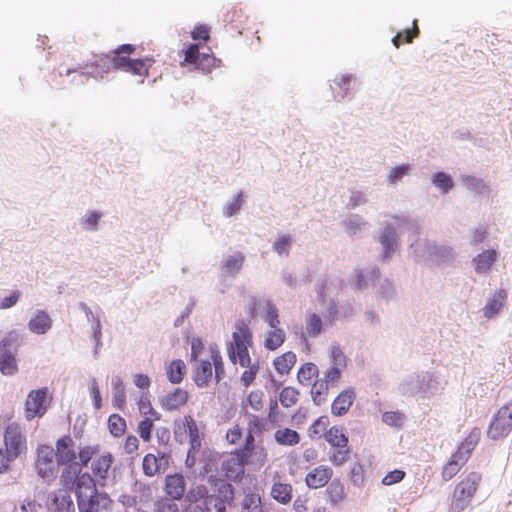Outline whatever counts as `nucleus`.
<instances>
[{
    "mask_svg": "<svg viewBox=\"0 0 512 512\" xmlns=\"http://www.w3.org/2000/svg\"><path fill=\"white\" fill-rule=\"evenodd\" d=\"M253 344V334L249 323L244 320H238L235 323V330L232 333V341L227 347L229 359L234 363H239L242 367H250L251 358L248 347Z\"/></svg>",
    "mask_w": 512,
    "mask_h": 512,
    "instance_id": "1",
    "label": "nucleus"
},
{
    "mask_svg": "<svg viewBox=\"0 0 512 512\" xmlns=\"http://www.w3.org/2000/svg\"><path fill=\"white\" fill-rule=\"evenodd\" d=\"M482 480L481 473L471 471L456 484L451 498L450 510L462 512L471 504Z\"/></svg>",
    "mask_w": 512,
    "mask_h": 512,
    "instance_id": "2",
    "label": "nucleus"
},
{
    "mask_svg": "<svg viewBox=\"0 0 512 512\" xmlns=\"http://www.w3.org/2000/svg\"><path fill=\"white\" fill-rule=\"evenodd\" d=\"M196 365L193 371V379L198 387H207L212 380V366L215 370V379L219 382L225 375L222 356L217 349L211 348L210 358L195 360Z\"/></svg>",
    "mask_w": 512,
    "mask_h": 512,
    "instance_id": "3",
    "label": "nucleus"
},
{
    "mask_svg": "<svg viewBox=\"0 0 512 512\" xmlns=\"http://www.w3.org/2000/svg\"><path fill=\"white\" fill-rule=\"evenodd\" d=\"M59 466L53 447L46 444L39 445L35 459V469L38 476L47 482H51L56 478Z\"/></svg>",
    "mask_w": 512,
    "mask_h": 512,
    "instance_id": "4",
    "label": "nucleus"
},
{
    "mask_svg": "<svg viewBox=\"0 0 512 512\" xmlns=\"http://www.w3.org/2000/svg\"><path fill=\"white\" fill-rule=\"evenodd\" d=\"M512 432V400L498 409L487 430V436L492 440L506 438Z\"/></svg>",
    "mask_w": 512,
    "mask_h": 512,
    "instance_id": "5",
    "label": "nucleus"
},
{
    "mask_svg": "<svg viewBox=\"0 0 512 512\" xmlns=\"http://www.w3.org/2000/svg\"><path fill=\"white\" fill-rule=\"evenodd\" d=\"M199 49V44H190L184 50V59L180 65L193 66L194 69L202 72H210L219 65L220 60H217L212 53H200Z\"/></svg>",
    "mask_w": 512,
    "mask_h": 512,
    "instance_id": "6",
    "label": "nucleus"
},
{
    "mask_svg": "<svg viewBox=\"0 0 512 512\" xmlns=\"http://www.w3.org/2000/svg\"><path fill=\"white\" fill-rule=\"evenodd\" d=\"M4 445V453L12 462L26 451V438L18 423L12 422L5 428Z\"/></svg>",
    "mask_w": 512,
    "mask_h": 512,
    "instance_id": "7",
    "label": "nucleus"
},
{
    "mask_svg": "<svg viewBox=\"0 0 512 512\" xmlns=\"http://www.w3.org/2000/svg\"><path fill=\"white\" fill-rule=\"evenodd\" d=\"M213 500L214 498L210 497L209 489L205 485L192 486L186 494L188 504L184 512H212Z\"/></svg>",
    "mask_w": 512,
    "mask_h": 512,
    "instance_id": "8",
    "label": "nucleus"
},
{
    "mask_svg": "<svg viewBox=\"0 0 512 512\" xmlns=\"http://www.w3.org/2000/svg\"><path fill=\"white\" fill-rule=\"evenodd\" d=\"M113 69L110 55L96 56L92 62L85 63L79 68L67 70V75L76 73L80 77L90 76L95 79H103Z\"/></svg>",
    "mask_w": 512,
    "mask_h": 512,
    "instance_id": "9",
    "label": "nucleus"
},
{
    "mask_svg": "<svg viewBox=\"0 0 512 512\" xmlns=\"http://www.w3.org/2000/svg\"><path fill=\"white\" fill-rule=\"evenodd\" d=\"M49 406L48 388L32 390L25 402V417L27 420L41 418L47 412Z\"/></svg>",
    "mask_w": 512,
    "mask_h": 512,
    "instance_id": "10",
    "label": "nucleus"
},
{
    "mask_svg": "<svg viewBox=\"0 0 512 512\" xmlns=\"http://www.w3.org/2000/svg\"><path fill=\"white\" fill-rule=\"evenodd\" d=\"M249 459L237 452H230L221 462V470L231 481H240L245 473Z\"/></svg>",
    "mask_w": 512,
    "mask_h": 512,
    "instance_id": "11",
    "label": "nucleus"
},
{
    "mask_svg": "<svg viewBox=\"0 0 512 512\" xmlns=\"http://www.w3.org/2000/svg\"><path fill=\"white\" fill-rule=\"evenodd\" d=\"M17 335L10 332L0 341V371L4 375H13L18 370L15 352L7 350L16 340Z\"/></svg>",
    "mask_w": 512,
    "mask_h": 512,
    "instance_id": "12",
    "label": "nucleus"
},
{
    "mask_svg": "<svg viewBox=\"0 0 512 512\" xmlns=\"http://www.w3.org/2000/svg\"><path fill=\"white\" fill-rule=\"evenodd\" d=\"M171 455L165 452L158 454L147 453L142 460L143 473L148 477H153L164 472L170 465Z\"/></svg>",
    "mask_w": 512,
    "mask_h": 512,
    "instance_id": "13",
    "label": "nucleus"
},
{
    "mask_svg": "<svg viewBox=\"0 0 512 512\" xmlns=\"http://www.w3.org/2000/svg\"><path fill=\"white\" fill-rule=\"evenodd\" d=\"M217 493H210V497L214 498L212 506L216 512H226V504H231L234 500V487L221 479L214 480Z\"/></svg>",
    "mask_w": 512,
    "mask_h": 512,
    "instance_id": "14",
    "label": "nucleus"
},
{
    "mask_svg": "<svg viewBox=\"0 0 512 512\" xmlns=\"http://www.w3.org/2000/svg\"><path fill=\"white\" fill-rule=\"evenodd\" d=\"M54 455L61 466L76 463L75 442L70 435H64L56 441Z\"/></svg>",
    "mask_w": 512,
    "mask_h": 512,
    "instance_id": "15",
    "label": "nucleus"
},
{
    "mask_svg": "<svg viewBox=\"0 0 512 512\" xmlns=\"http://www.w3.org/2000/svg\"><path fill=\"white\" fill-rule=\"evenodd\" d=\"M164 490L167 499L179 501L183 498L186 491V480L182 473L168 474L164 481Z\"/></svg>",
    "mask_w": 512,
    "mask_h": 512,
    "instance_id": "16",
    "label": "nucleus"
},
{
    "mask_svg": "<svg viewBox=\"0 0 512 512\" xmlns=\"http://www.w3.org/2000/svg\"><path fill=\"white\" fill-rule=\"evenodd\" d=\"M75 494L77 496V502L87 501L88 499L95 498L96 496H102V493H98L94 478L87 472L82 473L77 477L75 484Z\"/></svg>",
    "mask_w": 512,
    "mask_h": 512,
    "instance_id": "17",
    "label": "nucleus"
},
{
    "mask_svg": "<svg viewBox=\"0 0 512 512\" xmlns=\"http://www.w3.org/2000/svg\"><path fill=\"white\" fill-rule=\"evenodd\" d=\"M182 428L189 436L190 448L187 454V462L190 457L196 456L201 449V437L196 421L191 415H185L182 420Z\"/></svg>",
    "mask_w": 512,
    "mask_h": 512,
    "instance_id": "18",
    "label": "nucleus"
},
{
    "mask_svg": "<svg viewBox=\"0 0 512 512\" xmlns=\"http://www.w3.org/2000/svg\"><path fill=\"white\" fill-rule=\"evenodd\" d=\"M333 476V470L327 465H319L310 470L305 476V483L310 489H319L328 484Z\"/></svg>",
    "mask_w": 512,
    "mask_h": 512,
    "instance_id": "19",
    "label": "nucleus"
},
{
    "mask_svg": "<svg viewBox=\"0 0 512 512\" xmlns=\"http://www.w3.org/2000/svg\"><path fill=\"white\" fill-rule=\"evenodd\" d=\"M48 508L52 512H74L75 506L71 498V491L59 489L50 495Z\"/></svg>",
    "mask_w": 512,
    "mask_h": 512,
    "instance_id": "20",
    "label": "nucleus"
},
{
    "mask_svg": "<svg viewBox=\"0 0 512 512\" xmlns=\"http://www.w3.org/2000/svg\"><path fill=\"white\" fill-rule=\"evenodd\" d=\"M113 456L110 452L98 455L92 460L91 470L95 478L99 481L107 479L110 468L113 464Z\"/></svg>",
    "mask_w": 512,
    "mask_h": 512,
    "instance_id": "21",
    "label": "nucleus"
},
{
    "mask_svg": "<svg viewBox=\"0 0 512 512\" xmlns=\"http://www.w3.org/2000/svg\"><path fill=\"white\" fill-rule=\"evenodd\" d=\"M247 15L241 7L233 6L226 11L223 17V22L226 26L236 30L239 34L245 28L247 22Z\"/></svg>",
    "mask_w": 512,
    "mask_h": 512,
    "instance_id": "22",
    "label": "nucleus"
},
{
    "mask_svg": "<svg viewBox=\"0 0 512 512\" xmlns=\"http://www.w3.org/2000/svg\"><path fill=\"white\" fill-rule=\"evenodd\" d=\"M134 52L135 46L131 44H123L115 49L110 56L111 62L113 63V69L124 71L129 62L132 60L130 55Z\"/></svg>",
    "mask_w": 512,
    "mask_h": 512,
    "instance_id": "23",
    "label": "nucleus"
},
{
    "mask_svg": "<svg viewBox=\"0 0 512 512\" xmlns=\"http://www.w3.org/2000/svg\"><path fill=\"white\" fill-rule=\"evenodd\" d=\"M480 438H481L480 428L474 427L469 432V434L463 439V441L459 444L455 453L468 461L472 452L478 445Z\"/></svg>",
    "mask_w": 512,
    "mask_h": 512,
    "instance_id": "24",
    "label": "nucleus"
},
{
    "mask_svg": "<svg viewBox=\"0 0 512 512\" xmlns=\"http://www.w3.org/2000/svg\"><path fill=\"white\" fill-rule=\"evenodd\" d=\"M355 399V392L353 389L343 390L333 401L331 405V412L335 416H342L346 414L352 406Z\"/></svg>",
    "mask_w": 512,
    "mask_h": 512,
    "instance_id": "25",
    "label": "nucleus"
},
{
    "mask_svg": "<svg viewBox=\"0 0 512 512\" xmlns=\"http://www.w3.org/2000/svg\"><path fill=\"white\" fill-rule=\"evenodd\" d=\"M188 399V392L181 388H177L165 396L162 400V408L167 411L179 410L187 404Z\"/></svg>",
    "mask_w": 512,
    "mask_h": 512,
    "instance_id": "26",
    "label": "nucleus"
},
{
    "mask_svg": "<svg viewBox=\"0 0 512 512\" xmlns=\"http://www.w3.org/2000/svg\"><path fill=\"white\" fill-rule=\"evenodd\" d=\"M111 499L105 494L88 499L87 501H79V512H106L111 505Z\"/></svg>",
    "mask_w": 512,
    "mask_h": 512,
    "instance_id": "27",
    "label": "nucleus"
},
{
    "mask_svg": "<svg viewBox=\"0 0 512 512\" xmlns=\"http://www.w3.org/2000/svg\"><path fill=\"white\" fill-rule=\"evenodd\" d=\"M506 298V290H496L493 296L490 299H488L486 305L483 307L484 317H486L487 319H491L494 316H496L501 311Z\"/></svg>",
    "mask_w": 512,
    "mask_h": 512,
    "instance_id": "28",
    "label": "nucleus"
},
{
    "mask_svg": "<svg viewBox=\"0 0 512 512\" xmlns=\"http://www.w3.org/2000/svg\"><path fill=\"white\" fill-rule=\"evenodd\" d=\"M466 462L467 460L454 452L442 467L441 477L443 481L447 482L453 479L460 472Z\"/></svg>",
    "mask_w": 512,
    "mask_h": 512,
    "instance_id": "29",
    "label": "nucleus"
},
{
    "mask_svg": "<svg viewBox=\"0 0 512 512\" xmlns=\"http://www.w3.org/2000/svg\"><path fill=\"white\" fill-rule=\"evenodd\" d=\"M271 497L280 504L286 505L291 502L293 496V487L290 483L275 481L272 484Z\"/></svg>",
    "mask_w": 512,
    "mask_h": 512,
    "instance_id": "30",
    "label": "nucleus"
},
{
    "mask_svg": "<svg viewBox=\"0 0 512 512\" xmlns=\"http://www.w3.org/2000/svg\"><path fill=\"white\" fill-rule=\"evenodd\" d=\"M244 262L245 255L240 251H236L224 259L221 269L225 274L235 276L241 271Z\"/></svg>",
    "mask_w": 512,
    "mask_h": 512,
    "instance_id": "31",
    "label": "nucleus"
},
{
    "mask_svg": "<svg viewBox=\"0 0 512 512\" xmlns=\"http://www.w3.org/2000/svg\"><path fill=\"white\" fill-rule=\"evenodd\" d=\"M52 326V319L45 311H38L29 321L28 327L35 334H45Z\"/></svg>",
    "mask_w": 512,
    "mask_h": 512,
    "instance_id": "32",
    "label": "nucleus"
},
{
    "mask_svg": "<svg viewBox=\"0 0 512 512\" xmlns=\"http://www.w3.org/2000/svg\"><path fill=\"white\" fill-rule=\"evenodd\" d=\"M153 62L152 58L132 59L123 72L142 77L141 82H143L149 76V68Z\"/></svg>",
    "mask_w": 512,
    "mask_h": 512,
    "instance_id": "33",
    "label": "nucleus"
},
{
    "mask_svg": "<svg viewBox=\"0 0 512 512\" xmlns=\"http://www.w3.org/2000/svg\"><path fill=\"white\" fill-rule=\"evenodd\" d=\"M65 468L62 470L60 475V484L68 491H72L76 484L77 477L81 475V467L78 463L72 465H64Z\"/></svg>",
    "mask_w": 512,
    "mask_h": 512,
    "instance_id": "34",
    "label": "nucleus"
},
{
    "mask_svg": "<svg viewBox=\"0 0 512 512\" xmlns=\"http://www.w3.org/2000/svg\"><path fill=\"white\" fill-rule=\"evenodd\" d=\"M325 440L334 448H345L348 446V437L339 426L330 427L324 434Z\"/></svg>",
    "mask_w": 512,
    "mask_h": 512,
    "instance_id": "35",
    "label": "nucleus"
},
{
    "mask_svg": "<svg viewBox=\"0 0 512 512\" xmlns=\"http://www.w3.org/2000/svg\"><path fill=\"white\" fill-rule=\"evenodd\" d=\"M297 357L292 351H287L282 355L276 357L273 361V365L277 373L284 375L288 374L296 364Z\"/></svg>",
    "mask_w": 512,
    "mask_h": 512,
    "instance_id": "36",
    "label": "nucleus"
},
{
    "mask_svg": "<svg viewBox=\"0 0 512 512\" xmlns=\"http://www.w3.org/2000/svg\"><path fill=\"white\" fill-rule=\"evenodd\" d=\"M497 252L494 249H488L478 254L473 262L477 273H484L490 269L496 261Z\"/></svg>",
    "mask_w": 512,
    "mask_h": 512,
    "instance_id": "37",
    "label": "nucleus"
},
{
    "mask_svg": "<svg viewBox=\"0 0 512 512\" xmlns=\"http://www.w3.org/2000/svg\"><path fill=\"white\" fill-rule=\"evenodd\" d=\"M351 81L352 78L345 75L338 76L333 80L331 89L333 92V98L336 101L339 102L346 97L348 91L351 88Z\"/></svg>",
    "mask_w": 512,
    "mask_h": 512,
    "instance_id": "38",
    "label": "nucleus"
},
{
    "mask_svg": "<svg viewBox=\"0 0 512 512\" xmlns=\"http://www.w3.org/2000/svg\"><path fill=\"white\" fill-rule=\"evenodd\" d=\"M275 441L282 446H295L300 442V435L290 428L278 429L274 433Z\"/></svg>",
    "mask_w": 512,
    "mask_h": 512,
    "instance_id": "39",
    "label": "nucleus"
},
{
    "mask_svg": "<svg viewBox=\"0 0 512 512\" xmlns=\"http://www.w3.org/2000/svg\"><path fill=\"white\" fill-rule=\"evenodd\" d=\"M286 339L285 331L279 327L271 328L264 340V346L267 350L275 351L283 345Z\"/></svg>",
    "mask_w": 512,
    "mask_h": 512,
    "instance_id": "40",
    "label": "nucleus"
},
{
    "mask_svg": "<svg viewBox=\"0 0 512 512\" xmlns=\"http://www.w3.org/2000/svg\"><path fill=\"white\" fill-rule=\"evenodd\" d=\"M329 393V383L323 379L316 380L311 388V396L313 402L320 406L326 402Z\"/></svg>",
    "mask_w": 512,
    "mask_h": 512,
    "instance_id": "41",
    "label": "nucleus"
},
{
    "mask_svg": "<svg viewBox=\"0 0 512 512\" xmlns=\"http://www.w3.org/2000/svg\"><path fill=\"white\" fill-rule=\"evenodd\" d=\"M319 370L317 365L308 362L303 364L297 373V379L302 385H310L314 378L318 376Z\"/></svg>",
    "mask_w": 512,
    "mask_h": 512,
    "instance_id": "42",
    "label": "nucleus"
},
{
    "mask_svg": "<svg viewBox=\"0 0 512 512\" xmlns=\"http://www.w3.org/2000/svg\"><path fill=\"white\" fill-rule=\"evenodd\" d=\"M380 243L384 249V255L390 258L394 252V245L396 243V230L392 226H387L380 236Z\"/></svg>",
    "mask_w": 512,
    "mask_h": 512,
    "instance_id": "43",
    "label": "nucleus"
},
{
    "mask_svg": "<svg viewBox=\"0 0 512 512\" xmlns=\"http://www.w3.org/2000/svg\"><path fill=\"white\" fill-rule=\"evenodd\" d=\"M186 365L183 360H173L167 370V377L173 384H178L183 380L185 375Z\"/></svg>",
    "mask_w": 512,
    "mask_h": 512,
    "instance_id": "44",
    "label": "nucleus"
},
{
    "mask_svg": "<svg viewBox=\"0 0 512 512\" xmlns=\"http://www.w3.org/2000/svg\"><path fill=\"white\" fill-rule=\"evenodd\" d=\"M325 492L328 500L334 505L345 498V489L339 479L331 481Z\"/></svg>",
    "mask_w": 512,
    "mask_h": 512,
    "instance_id": "45",
    "label": "nucleus"
},
{
    "mask_svg": "<svg viewBox=\"0 0 512 512\" xmlns=\"http://www.w3.org/2000/svg\"><path fill=\"white\" fill-rule=\"evenodd\" d=\"M108 429L114 437H121L127 429L126 420L119 414H111L108 418Z\"/></svg>",
    "mask_w": 512,
    "mask_h": 512,
    "instance_id": "46",
    "label": "nucleus"
},
{
    "mask_svg": "<svg viewBox=\"0 0 512 512\" xmlns=\"http://www.w3.org/2000/svg\"><path fill=\"white\" fill-rule=\"evenodd\" d=\"M113 387V406L122 410L126 404V391L120 378H116L112 382Z\"/></svg>",
    "mask_w": 512,
    "mask_h": 512,
    "instance_id": "47",
    "label": "nucleus"
},
{
    "mask_svg": "<svg viewBox=\"0 0 512 512\" xmlns=\"http://www.w3.org/2000/svg\"><path fill=\"white\" fill-rule=\"evenodd\" d=\"M323 330V320L316 313H310L306 317V332L309 337L315 338L321 334Z\"/></svg>",
    "mask_w": 512,
    "mask_h": 512,
    "instance_id": "48",
    "label": "nucleus"
},
{
    "mask_svg": "<svg viewBox=\"0 0 512 512\" xmlns=\"http://www.w3.org/2000/svg\"><path fill=\"white\" fill-rule=\"evenodd\" d=\"M242 512H264L261 498L257 493H248L242 500Z\"/></svg>",
    "mask_w": 512,
    "mask_h": 512,
    "instance_id": "49",
    "label": "nucleus"
},
{
    "mask_svg": "<svg viewBox=\"0 0 512 512\" xmlns=\"http://www.w3.org/2000/svg\"><path fill=\"white\" fill-rule=\"evenodd\" d=\"M299 391L291 386L284 387L280 394L279 400L282 406L289 408L294 406L299 400Z\"/></svg>",
    "mask_w": 512,
    "mask_h": 512,
    "instance_id": "50",
    "label": "nucleus"
},
{
    "mask_svg": "<svg viewBox=\"0 0 512 512\" xmlns=\"http://www.w3.org/2000/svg\"><path fill=\"white\" fill-rule=\"evenodd\" d=\"M159 419L160 418L145 417L138 423L137 432L143 441L149 442L151 440L154 422Z\"/></svg>",
    "mask_w": 512,
    "mask_h": 512,
    "instance_id": "51",
    "label": "nucleus"
},
{
    "mask_svg": "<svg viewBox=\"0 0 512 512\" xmlns=\"http://www.w3.org/2000/svg\"><path fill=\"white\" fill-rule=\"evenodd\" d=\"M100 447L99 445L91 446L86 445L79 449L78 456L80 460L79 467H86L88 463L99 455Z\"/></svg>",
    "mask_w": 512,
    "mask_h": 512,
    "instance_id": "52",
    "label": "nucleus"
},
{
    "mask_svg": "<svg viewBox=\"0 0 512 512\" xmlns=\"http://www.w3.org/2000/svg\"><path fill=\"white\" fill-rule=\"evenodd\" d=\"M138 409L141 415L145 417L160 418L159 413L153 408L148 395L142 394L138 400Z\"/></svg>",
    "mask_w": 512,
    "mask_h": 512,
    "instance_id": "53",
    "label": "nucleus"
},
{
    "mask_svg": "<svg viewBox=\"0 0 512 512\" xmlns=\"http://www.w3.org/2000/svg\"><path fill=\"white\" fill-rule=\"evenodd\" d=\"M329 425V418L327 416H320L317 418L312 425L309 427V436L311 438L320 437L327 431Z\"/></svg>",
    "mask_w": 512,
    "mask_h": 512,
    "instance_id": "54",
    "label": "nucleus"
},
{
    "mask_svg": "<svg viewBox=\"0 0 512 512\" xmlns=\"http://www.w3.org/2000/svg\"><path fill=\"white\" fill-rule=\"evenodd\" d=\"M350 457V450L347 447L345 448H336L329 454V461L334 466H342L344 465Z\"/></svg>",
    "mask_w": 512,
    "mask_h": 512,
    "instance_id": "55",
    "label": "nucleus"
},
{
    "mask_svg": "<svg viewBox=\"0 0 512 512\" xmlns=\"http://www.w3.org/2000/svg\"><path fill=\"white\" fill-rule=\"evenodd\" d=\"M266 428V420L256 415L248 416L247 431L250 434L260 435Z\"/></svg>",
    "mask_w": 512,
    "mask_h": 512,
    "instance_id": "56",
    "label": "nucleus"
},
{
    "mask_svg": "<svg viewBox=\"0 0 512 512\" xmlns=\"http://www.w3.org/2000/svg\"><path fill=\"white\" fill-rule=\"evenodd\" d=\"M265 321L267 322L270 328L279 327L280 324L278 309L276 308L275 305L271 304L270 302L267 303L266 306Z\"/></svg>",
    "mask_w": 512,
    "mask_h": 512,
    "instance_id": "57",
    "label": "nucleus"
},
{
    "mask_svg": "<svg viewBox=\"0 0 512 512\" xmlns=\"http://www.w3.org/2000/svg\"><path fill=\"white\" fill-rule=\"evenodd\" d=\"M433 183L443 192H448L453 187L451 177L443 172H438L433 176Z\"/></svg>",
    "mask_w": 512,
    "mask_h": 512,
    "instance_id": "58",
    "label": "nucleus"
},
{
    "mask_svg": "<svg viewBox=\"0 0 512 512\" xmlns=\"http://www.w3.org/2000/svg\"><path fill=\"white\" fill-rule=\"evenodd\" d=\"M154 512H180L176 502L169 499H159L154 504Z\"/></svg>",
    "mask_w": 512,
    "mask_h": 512,
    "instance_id": "59",
    "label": "nucleus"
},
{
    "mask_svg": "<svg viewBox=\"0 0 512 512\" xmlns=\"http://www.w3.org/2000/svg\"><path fill=\"white\" fill-rule=\"evenodd\" d=\"M409 170L410 166L408 164H403L401 166L392 168L387 177L388 182L394 184L397 181H400L405 175L408 174Z\"/></svg>",
    "mask_w": 512,
    "mask_h": 512,
    "instance_id": "60",
    "label": "nucleus"
},
{
    "mask_svg": "<svg viewBox=\"0 0 512 512\" xmlns=\"http://www.w3.org/2000/svg\"><path fill=\"white\" fill-rule=\"evenodd\" d=\"M249 406L254 411H260L263 408V392L262 391H251L247 397Z\"/></svg>",
    "mask_w": 512,
    "mask_h": 512,
    "instance_id": "61",
    "label": "nucleus"
},
{
    "mask_svg": "<svg viewBox=\"0 0 512 512\" xmlns=\"http://www.w3.org/2000/svg\"><path fill=\"white\" fill-rule=\"evenodd\" d=\"M405 477V472L400 469L390 471L382 478V484L390 486L399 483Z\"/></svg>",
    "mask_w": 512,
    "mask_h": 512,
    "instance_id": "62",
    "label": "nucleus"
},
{
    "mask_svg": "<svg viewBox=\"0 0 512 512\" xmlns=\"http://www.w3.org/2000/svg\"><path fill=\"white\" fill-rule=\"evenodd\" d=\"M403 414L398 411L385 412L382 421L390 426H399L403 421Z\"/></svg>",
    "mask_w": 512,
    "mask_h": 512,
    "instance_id": "63",
    "label": "nucleus"
},
{
    "mask_svg": "<svg viewBox=\"0 0 512 512\" xmlns=\"http://www.w3.org/2000/svg\"><path fill=\"white\" fill-rule=\"evenodd\" d=\"M290 245H291V237L289 235H283L274 242L273 249L278 254H283V253L288 254V249H289Z\"/></svg>",
    "mask_w": 512,
    "mask_h": 512,
    "instance_id": "64",
    "label": "nucleus"
}]
</instances>
